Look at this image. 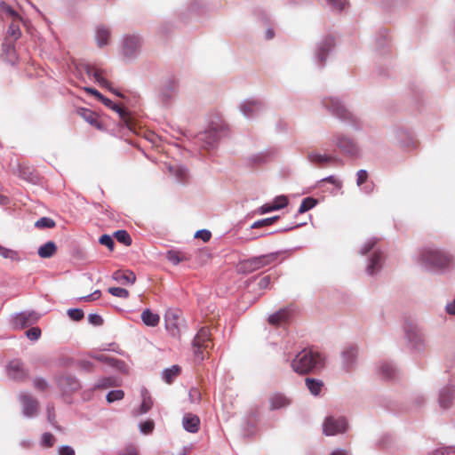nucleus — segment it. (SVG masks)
<instances>
[{
  "label": "nucleus",
  "mask_w": 455,
  "mask_h": 455,
  "mask_svg": "<svg viewBox=\"0 0 455 455\" xmlns=\"http://www.w3.org/2000/svg\"><path fill=\"white\" fill-rule=\"evenodd\" d=\"M113 279L121 284H132L136 280V276L132 271L117 270L114 272Z\"/></svg>",
  "instance_id": "nucleus-16"
},
{
  "label": "nucleus",
  "mask_w": 455,
  "mask_h": 455,
  "mask_svg": "<svg viewBox=\"0 0 455 455\" xmlns=\"http://www.w3.org/2000/svg\"><path fill=\"white\" fill-rule=\"evenodd\" d=\"M278 253H269L259 257H253L239 262L237 270L241 273H251L271 264L277 259Z\"/></svg>",
  "instance_id": "nucleus-3"
},
{
  "label": "nucleus",
  "mask_w": 455,
  "mask_h": 455,
  "mask_svg": "<svg viewBox=\"0 0 455 455\" xmlns=\"http://www.w3.org/2000/svg\"><path fill=\"white\" fill-rule=\"evenodd\" d=\"M116 380L115 378L108 377L100 379L95 385V388H108L110 387L116 386Z\"/></svg>",
  "instance_id": "nucleus-33"
},
{
  "label": "nucleus",
  "mask_w": 455,
  "mask_h": 455,
  "mask_svg": "<svg viewBox=\"0 0 455 455\" xmlns=\"http://www.w3.org/2000/svg\"><path fill=\"white\" fill-rule=\"evenodd\" d=\"M141 40L138 36H128L124 38L123 52L125 57H132L140 48Z\"/></svg>",
  "instance_id": "nucleus-9"
},
{
  "label": "nucleus",
  "mask_w": 455,
  "mask_h": 455,
  "mask_svg": "<svg viewBox=\"0 0 455 455\" xmlns=\"http://www.w3.org/2000/svg\"><path fill=\"white\" fill-rule=\"evenodd\" d=\"M154 426L155 424L153 420H146L140 424V430L142 433L148 435L153 431Z\"/></svg>",
  "instance_id": "nucleus-50"
},
{
  "label": "nucleus",
  "mask_w": 455,
  "mask_h": 455,
  "mask_svg": "<svg viewBox=\"0 0 455 455\" xmlns=\"http://www.w3.org/2000/svg\"><path fill=\"white\" fill-rule=\"evenodd\" d=\"M337 147L344 153L349 156H356L358 154V147L356 143L350 138L346 136H339L337 138Z\"/></svg>",
  "instance_id": "nucleus-10"
},
{
  "label": "nucleus",
  "mask_w": 455,
  "mask_h": 455,
  "mask_svg": "<svg viewBox=\"0 0 455 455\" xmlns=\"http://www.w3.org/2000/svg\"><path fill=\"white\" fill-rule=\"evenodd\" d=\"M381 259H382L381 253L375 251L373 253V255L371 259V262L367 267V271L370 275H372L376 269L380 267Z\"/></svg>",
  "instance_id": "nucleus-27"
},
{
  "label": "nucleus",
  "mask_w": 455,
  "mask_h": 455,
  "mask_svg": "<svg viewBox=\"0 0 455 455\" xmlns=\"http://www.w3.org/2000/svg\"><path fill=\"white\" fill-rule=\"evenodd\" d=\"M454 398V390L450 387H445L441 390L439 395V403L443 408H449Z\"/></svg>",
  "instance_id": "nucleus-20"
},
{
  "label": "nucleus",
  "mask_w": 455,
  "mask_h": 455,
  "mask_svg": "<svg viewBox=\"0 0 455 455\" xmlns=\"http://www.w3.org/2000/svg\"><path fill=\"white\" fill-rule=\"evenodd\" d=\"M380 372L385 379H392L395 375V368L389 363H383L380 366Z\"/></svg>",
  "instance_id": "nucleus-34"
},
{
  "label": "nucleus",
  "mask_w": 455,
  "mask_h": 455,
  "mask_svg": "<svg viewBox=\"0 0 455 455\" xmlns=\"http://www.w3.org/2000/svg\"><path fill=\"white\" fill-rule=\"evenodd\" d=\"M270 409L277 410L290 404V400L282 394H275L269 399Z\"/></svg>",
  "instance_id": "nucleus-19"
},
{
  "label": "nucleus",
  "mask_w": 455,
  "mask_h": 455,
  "mask_svg": "<svg viewBox=\"0 0 455 455\" xmlns=\"http://www.w3.org/2000/svg\"><path fill=\"white\" fill-rule=\"evenodd\" d=\"M241 109L245 116H250L254 110L259 109V103L248 100L241 106Z\"/></svg>",
  "instance_id": "nucleus-31"
},
{
  "label": "nucleus",
  "mask_w": 455,
  "mask_h": 455,
  "mask_svg": "<svg viewBox=\"0 0 455 455\" xmlns=\"http://www.w3.org/2000/svg\"><path fill=\"white\" fill-rule=\"evenodd\" d=\"M0 255L3 258L13 259L17 257V252L13 250L7 249L0 245Z\"/></svg>",
  "instance_id": "nucleus-48"
},
{
  "label": "nucleus",
  "mask_w": 455,
  "mask_h": 455,
  "mask_svg": "<svg viewBox=\"0 0 455 455\" xmlns=\"http://www.w3.org/2000/svg\"><path fill=\"white\" fill-rule=\"evenodd\" d=\"M347 428V421L344 417H327L323 425V432L326 435L344 433Z\"/></svg>",
  "instance_id": "nucleus-5"
},
{
  "label": "nucleus",
  "mask_w": 455,
  "mask_h": 455,
  "mask_svg": "<svg viewBox=\"0 0 455 455\" xmlns=\"http://www.w3.org/2000/svg\"><path fill=\"white\" fill-rule=\"evenodd\" d=\"M368 172L365 170H359L356 172V185L361 187L368 180Z\"/></svg>",
  "instance_id": "nucleus-46"
},
{
  "label": "nucleus",
  "mask_w": 455,
  "mask_h": 455,
  "mask_svg": "<svg viewBox=\"0 0 455 455\" xmlns=\"http://www.w3.org/2000/svg\"><path fill=\"white\" fill-rule=\"evenodd\" d=\"M308 159L310 160V162L322 166V165L325 164L326 163L330 162L332 158L330 156H327L325 155H321V154H317V153H310L308 155Z\"/></svg>",
  "instance_id": "nucleus-30"
},
{
  "label": "nucleus",
  "mask_w": 455,
  "mask_h": 455,
  "mask_svg": "<svg viewBox=\"0 0 455 455\" xmlns=\"http://www.w3.org/2000/svg\"><path fill=\"white\" fill-rule=\"evenodd\" d=\"M108 292L118 298H127L129 296V291L120 287H110L108 288Z\"/></svg>",
  "instance_id": "nucleus-40"
},
{
  "label": "nucleus",
  "mask_w": 455,
  "mask_h": 455,
  "mask_svg": "<svg viewBox=\"0 0 455 455\" xmlns=\"http://www.w3.org/2000/svg\"><path fill=\"white\" fill-rule=\"evenodd\" d=\"M78 114L91 125L96 127L100 130L102 128L100 122L99 121L98 116L96 113L92 112L90 109L81 108L78 111Z\"/></svg>",
  "instance_id": "nucleus-17"
},
{
  "label": "nucleus",
  "mask_w": 455,
  "mask_h": 455,
  "mask_svg": "<svg viewBox=\"0 0 455 455\" xmlns=\"http://www.w3.org/2000/svg\"><path fill=\"white\" fill-rule=\"evenodd\" d=\"M335 10H343L347 4V0H327Z\"/></svg>",
  "instance_id": "nucleus-52"
},
{
  "label": "nucleus",
  "mask_w": 455,
  "mask_h": 455,
  "mask_svg": "<svg viewBox=\"0 0 455 455\" xmlns=\"http://www.w3.org/2000/svg\"><path fill=\"white\" fill-rule=\"evenodd\" d=\"M168 259L174 262L175 264H178L183 259V257L180 256V253L178 251H169L168 252Z\"/></svg>",
  "instance_id": "nucleus-56"
},
{
  "label": "nucleus",
  "mask_w": 455,
  "mask_h": 455,
  "mask_svg": "<svg viewBox=\"0 0 455 455\" xmlns=\"http://www.w3.org/2000/svg\"><path fill=\"white\" fill-rule=\"evenodd\" d=\"M55 438L51 433H44L42 436V443L45 447H52L54 444Z\"/></svg>",
  "instance_id": "nucleus-49"
},
{
  "label": "nucleus",
  "mask_w": 455,
  "mask_h": 455,
  "mask_svg": "<svg viewBox=\"0 0 455 455\" xmlns=\"http://www.w3.org/2000/svg\"><path fill=\"white\" fill-rule=\"evenodd\" d=\"M92 357L97 361L108 363V364H113V362L115 361L113 358H108V356L102 354L95 355Z\"/></svg>",
  "instance_id": "nucleus-58"
},
{
  "label": "nucleus",
  "mask_w": 455,
  "mask_h": 455,
  "mask_svg": "<svg viewBox=\"0 0 455 455\" xmlns=\"http://www.w3.org/2000/svg\"><path fill=\"white\" fill-rule=\"evenodd\" d=\"M274 207L276 210L284 208L288 204V198L285 196H277L273 202Z\"/></svg>",
  "instance_id": "nucleus-45"
},
{
  "label": "nucleus",
  "mask_w": 455,
  "mask_h": 455,
  "mask_svg": "<svg viewBox=\"0 0 455 455\" xmlns=\"http://www.w3.org/2000/svg\"><path fill=\"white\" fill-rule=\"evenodd\" d=\"M26 336L30 340H37L41 336V330L38 327H32L26 331Z\"/></svg>",
  "instance_id": "nucleus-43"
},
{
  "label": "nucleus",
  "mask_w": 455,
  "mask_h": 455,
  "mask_svg": "<svg viewBox=\"0 0 455 455\" xmlns=\"http://www.w3.org/2000/svg\"><path fill=\"white\" fill-rule=\"evenodd\" d=\"M327 107L331 112L341 119H348L350 117L349 112L337 99H331L328 102H325Z\"/></svg>",
  "instance_id": "nucleus-11"
},
{
  "label": "nucleus",
  "mask_w": 455,
  "mask_h": 455,
  "mask_svg": "<svg viewBox=\"0 0 455 455\" xmlns=\"http://www.w3.org/2000/svg\"><path fill=\"white\" fill-rule=\"evenodd\" d=\"M322 358L318 353L304 349L291 362V368L299 374H307L321 365Z\"/></svg>",
  "instance_id": "nucleus-1"
},
{
  "label": "nucleus",
  "mask_w": 455,
  "mask_h": 455,
  "mask_svg": "<svg viewBox=\"0 0 455 455\" xmlns=\"http://www.w3.org/2000/svg\"><path fill=\"white\" fill-rule=\"evenodd\" d=\"M6 374L14 381L23 382L28 379L29 371L20 359L15 358L6 365Z\"/></svg>",
  "instance_id": "nucleus-4"
},
{
  "label": "nucleus",
  "mask_w": 455,
  "mask_h": 455,
  "mask_svg": "<svg viewBox=\"0 0 455 455\" xmlns=\"http://www.w3.org/2000/svg\"><path fill=\"white\" fill-rule=\"evenodd\" d=\"M55 221L52 219L47 217L39 219L35 224V226L38 228H52L55 227Z\"/></svg>",
  "instance_id": "nucleus-35"
},
{
  "label": "nucleus",
  "mask_w": 455,
  "mask_h": 455,
  "mask_svg": "<svg viewBox=\"0 0 455 455\" xmlns=\"http://www.w3.org/2000/svg\"><path fill=\"white\" fill-rule=\"evenodd\" d=\"M211 332L208 327H202L199 331L196 333L193 345L195 347V354L197 356H201V359L204 358L203 353L204 350L207 349L211 345Z\"/></svg>",
  "instance_id": "nucleus-6"
},
{
  "label": "nucleus",
  "mask_w": 455,
  "mask_h": 455,
  "mask_svg": "<svg viewBox=\"0 0 455 455\" xmlns=\"http://www.w3.org/2000/svg\"><path fill=\"white\" fill-rule=\"evenodd\" d=\"M47 411H48V419H49L50 422L52 424H53V421L55 420V415H54V411H53V407H50L48 405Z\"/></svg>",
  "instance_id": "nucleus-62"
},
{
  "label": "nucleus",
  "mask_w": 455,
  "mask_h": 455,
  "mask_svg": "<svg viewBox=\"0 0 455 455\" xmlns=\"http://www.w3.org/2000/svg\"><path fill=\"white\" fill-rule=\"evenodd\" d=\"M1 11L3 13L11 17L12 20H20V17L18 14V12L15 10H13L11 6L5 4H3L1 5Z\"/></svg>",
  "instance_id": "nucleus-39"
},
{
  "label": "nucleus",
  "mask_w": 455,
  "mask_h": 455,
  "mask_svg": "<svg viewBox=\"0 0 455 455\" xmlns=\"http://www.w3.org/2000/svg\"><path fill=\"white\" fill-rule=\"evenodd\" d=\"M211 232L205 229L199 230L195 235V237L201 238L204 242H208L211 239Z\"/></svg>",
  "instance_id": "nucleus-53"
},
{
  "label": "nucleus",
  "mask_w": 455,
  "mask_h": 455,
  "mask_svg": "<svg viewBox=\"0 0 455 455\" xmlns=\"http://www.w3.org/2000/svg\"><path fill=\"white\" fill-rule=\"evenodd\" d=\"M291 315V310L290 308H282L275 314L269 315L268 323L271 325L279 326L288 322Z\"/></svg>",
  "instance_id": "nucleus-12"
},
{
  "label": "nucleus",
  "mask_w": 455,
  "mask_h": 455,
  "mask_svg": "<svg viewBox=\"0 0 455 455\" xmlns=\"http://www.w3.org/2000/svg\"><path fill=\"white\" fill-rule=\"evenodd\" d=\"M40 318L39 314L35 311L21 312L13 317V326L18 329H24L36 323Z\"/></svg>",
  "instance_id": "nucleus-8"
},
{
  "label": "nucleus",
  "mask_w": 455,
  "mask_h": 455,
  "mask_svg": "<svg viewBox=\"0 0 455 455\" xmlns=\"http://www.w3.org/2000/svg\"><path fill=\"white\" fill-rule=\"evenodd\" d=\"M85 91L88 92L89 93L94 95L99 100L100 98H102V94L100 92H99L97 90L93 89V88H85Z\"/></svg>",
  "instance_id": "nucleus-63"
},
{
  "label": "nucleus",
  "mask_w": 455,
  "mask_h": 455,
  "mask_svg": "<svg viewBox=\"0 0 455 455\" xmlns=\"http://www.w3.org/2000/svg\"><path fill=\"white\" fill-rule=\"evenodd\" d=\"M278 219H279L278 216H274L271 218H266V219H263L260 220H257L251 226V228H260L263 227L270 226V225L274 224Z\"/></svg>",
  "instance_id": "nucleus-32"
},
{
  "label": "nucleus",
  "mask_w": 455,
  "mask_h": 455,
  "mask_svg": "<svg viewBox=\"0 0 455 455\" xmlns=\"http://www.w3.org/2000/svg\"><path fill=\"white\" fill-rule=\"evenodd\" d=\"M317 204V201L313 197H306L302 200L300 206L299 208V213H304L312 208H314Z\"/></svg>",
  "instance_id": "nucleus-29"
},
{
  "label": "nucleus",
  "mask_w": 455,
  "mask_h": 455,
  "mask_svg": "<svg viewBox=\"0 0 455 455\" xmlns=\"http://www.w3.org/2000/svg\"><path fill=\"white\" fill-rule=\"evenodd\" d=\"M18 20H12L8 28V34L14 39L19 38L20 36V29L19 24L16 23Z\"/></svg>",
  "instance_id": "nucleus-38"
},
{
  "label": "nucleus",
  "mask_w": 455,
  "mask_h": 455,
  "mask_svg": "<svg viewBox=\"0 0 455 455\" xmlns=\"http://www.w3.org/2000/svg\"><path fill=\"white\" fill-rule=\"evenodd\" d=\"M19 398L22 404L23 413L27 417L37 415L39 409V402L37 399L28 393H20Z\"/></svg>",
  "instance_id": "nucleus-7"
},
{
  "label": "nucleus",
  "mask_w": 455,
  "mask_h": 455,
  "mask_svg": "<svg viewBox=\"0 0 455 455\" xmlns=\"http://www.w3.org/2000/svg\"><path fill=\"white\" fill-rule=\"evenodd\" d=\"M189 397L192 403L199 402L201 399V393L199 389L194 387L189 390Z\"/></svg>",
  "instance_id": "nucleus-55"
},
{
  "label": "nucleus",
  "mask_w": 455,
  "mask_h": 455,
  "mask_svg": "<svg viewBox=\"0 0 455 455\" xmlns=\"http://www.w3.org/2000/svg\"><path fill=\"white\" fill-rule=\"evenodd\" d=\"M446 310L450 315H455V299L452 303L447 305Z\"/></svg>",
  "instance_id": "nucleus-64"
},
{
  "label": "nucleus",
  "mask_w": 455,
  "mask_h": 455,
  "mask_svg": "<svg viewBox=\"0 0 455 455\" xmlns=\"http://www.w3.org/2000/svg\"><path fill=\"white\" fill-rule=\"evenodd\" d=\"M141 320L147 326L156 327L160 322V316L147 308L141 313Z\"/></svg>",
  "instance_id": "nucleus-18"
},
{
  "label": "nucleus",
  "mask_w": 455,
  "mask_h": 455,
  "mask_svg": "<svg viewBox=\"0 0 455 455\" xmlns=\"http://www.w3.org/2000/svg\"><path fill=\"white\" fill-rule=\"evenodd\" d=\"M185 430L190 433H197L200 426V419L197 415L186 413L182 419Z\"/></svg>",
  "instance_id": "nucleus-13"
},
{
  "label": "nucleus",
  "mask_w": 455,
  "mask_h": 455,
  "mask_svg": "<svg viewBox=\"0 0 455 455\" xmlns=\"http://www.w3.org/2000/svg\"><path fill=\"white\" fill-rule=\"evenodd\" d=\"M100 243L107 246L111 251L114 249V240L109 235H103L100 237Z\"/></svg>",
  "instance_id": "nucleus-47"
},
{
  "label": "nucleus",
  "mask_w": 455,
  "mask_h": 455,
  "mask_svg": "<svg viewBox=\"0 0 455 455\" xmlns=\"http://www.w3.org/2000/svg\"><path fill=\"white\" fill-rule=\"evenodd\" d=\"M59 455H75V451L69 446H62L59 449Z\"/></svg>",
  "instance_id": "nucleus-59"
},
{
  "label": "nucleus",
  "mask_w": 455,
  "mask_h": 455,
  "mask_svg": "<svg viewBox=\"0 0 455 455\" xmlns=\"http://www.w3.org/2000/svg\"><path fill=\"white\" fill-rule=\"evenodd\" d=\"M114 237L121 243L129 246L132 244V237L126 230H117L114 233Z\"/></svg>",
  "instance_id": "nucleus-28"
},
{
  "label": "nucleus",
  "mask_w": 455,
  "mask_h": 455,
  "mask_svg": "<svg viewBox=\"0 0 455 455\" xmlns=\"http://www.w3.org/2000/svg\"><path fill=\"white\" fill-rule=\"evenodd\" d=\"M124 396V393L123 390H112L110 392L108 393L107 395V401L108 403H113V402H116V401H119V400H122Z\"/></svg>",
  "instance_id": "nucleus-37"
},
{
  "label": "nucleus",
  "mask_w": 455,
  "mask_h": 455,
  "mask_svg": "<svg viewBox=\"0 0 455 455\" xmlns=\"http://www.w3.org/2000/svg\"><path fill=\"white\" fill-rule=\"evenodd\" d=\"M89 321L91 323H92L94 325H101L103 323V320L100 317V315H96V314H91L89 315Z\"/></svg>",
  "instance_id": "nucleus-57"
},
{
  "label": "nucleus",
  "mask_w": 455,
  "mask_h": 455,
  "mask_svg": "<svg viewBox=\"0 0 455 455\" xmlns=\"http://www.w3.org/2000/svg\"><path fill=\"white\" fill-rule=\"evenodd\" d=\"M152 405H153V401L151 400V398L144 397L141 406H140V412L146 413L147 411H148L151 409Z\"/></svg>",
  "instance_id": "nucleus-51"
},
{
  "label": "nucleus",
  "mask_w": 455,
  "mask_h": 455,
  "mask_svg": "<svg viewBox=\"0 0 455 455\" xmlns=\"http://www.w3.org/2000/svg\"><path fill=\"white\" fill-rule=\"evenodd\" d=\"M110 108L117 112L122 117H124L125 115L124 109L117 104L114 103Z\"/></svg>",
  "instance_id": "nucleus-61"
},
{
  "label": "nucleus",
  "mask_w": 455,
  "mask_h": 455,
  "mask_svg": "<svg viewBox=\"0 0 455 455\" xmlns=\"http://www.w3.org/2000/svg\"><path fill=\"white\" fill-rule=\"evenodd\" d=\"M66 384L70 386L71 391L76 390L79 387V383L76 381V379L70 376L64 377L60 379V385L62 387H64Z\"/></svg>",
  "instance_id": "nucleus-41"
},
{
  "label": "nucleus",
  "mask_w": 455,
  "mask_h": 455,
  "mask_svg": "<svg viewBox=\"0 0 455 455\" xmlns=\"http://www.w3.org/2000/svg\"><path fill=\"white\" fill-rule=\"evenodd\" d=\"M111 32L104 25H100L96 29V41L99 47H103L109 43Z\"/></svg>",
  "instance_id": "nucleus-15"
},
{
  "label": "nucleus",
  "mask_w": 455,
  "mask_h": 455,
  "mask_svg": "<svg viewBox=\"0 0 455 455\" xmlns=\"http://www.w3.org/2000/svg\"><path fill=\"white\" fill-rule=\"evenodd\" d=\"M357 350L355 347H348L342 352V356L347 367L349 369L356 357Z\"/></svg>",
  "instance_id": "nucleus-25"
},
{
  "label": "nucleus",
  "mask_w": 455,
  "mask_h": 455,
  "mask_svg": "<svg viewBox=\"0 0 455 455\" xmlns=\"http://www.w3.org/2000/svg\"><path fill=\"white\" fill-rule=\"evenodd\" d=\"M306 386L311 394L317 395L321 392L323 383L321 380L307 378Z\"/></svg>",
  "instance_id": "nucleus-24"
},
{
  "label": "nucleus",
  "mask_w": 455,
  "mask_h": 455,
  "mask_svg": "<svg viewBox=\"0 0 455 455\" xmlns=\"http://www.w3.org/2000/svg\"><path fill=\"white\" fill-rule=\"evenodd\" d=\"M57 251V246L54 242L49 241L39 247L38 255L43 259L52 257Z\"/></svg>",
  "instance_id": "nucleus-21"
},
{
  "label": "nucleus",
  "mask_w": 455,
  "mask_h": 455,
  "mask_svg": "<svg viewBox=\"0 0 455 455\" xmlns=\"http://www.w3.org/2000/svg\"><path fill=\"white\" fill-rule=\"evenodd\" d=\"M174 170V175L178 178L180 182H185L188 179V172L182 167L171 168L172 172Z\"/></svg>",
  "instance_id": "nucleus-42"
},
{
  "label": "nucleus",
  "mask_w": 455,
  "mask_h": 455,
  "mask_svg": "<svg viewBox=\"0 0 455 455\" xmlns=\"http://www.w3.org/2000/svg\"><path fill=\"white\" fill-rule=\"evenodd\" d=\"M332 46H333V42L331 39L325 40L320 46V48L317 52V59L321 64H323L324 62L325 57Z\"/></svg>",
  "instance_id": "nucleus-23"
},
{
  "label": "nucleus",
  "mask_w": 455,
  "mask_h": 455,
  "mask_svg": "<svg viewBox=\"0 0 455 455\" xmlns=\"http://www.w3.org/2000/svg\"><path fill=\"white\" fill-rule=\"evenodd\" d=\"M421 261L437 269H444L453 263V258L449 253L437 249H426L421 253Z\"/></svg>",
  "instance_id": "nucleus-2"
},
{
  "label": "nucleus",
  "mask_w": 455,
  "mask_h": 455,
  "mask_svg": "<svg viewBox=\"0 0 455 455\" xmlns=\"http://www.w3.org/2000/svg\"><path fill=\"white\" fill-rule=\"evenodd\" d=\"M180 367L178 365H172L171 368L165 369L163 371V379L168 384L172 383V381L180 375Z\"/></svg>",
  "instance_id": "nucleus-22"
},
{
  "label": "nucleus",
  "mask_w": 455,
  "mask_h": 455,
  "mask_svg": "<svg viewBox=\"0 0 455 455\" xmlns=\"http://www.w3.org/2000/svg\"><path fill=\"white\" fill-rule=\"evenodd\" d=\"M119 455H139V452L135 446L129 445V446L125 447L124 449H123L119 452Z\"/></svg>",
  "instance_id": "nucleus-54"
},
{
  "label": "nucleus",
  "mask_w": 455,
  "mask_h": 455,
  "mask_svg": "<svg viewBox=\"0 0 455 455\" xmlns=\"http://www.w3.org/2000/svg\"><path fill=\"white\" fill-rule=\"evenodd\" d=\"M68 315L74 321H80L84 318V312L79 308L68 309Z\"/></svg>",
  "instance_id": "nucleus-44"
},
{
  "label": "nucleus",
  "mask_w": 455,
  "mask_h": 455,
  "mask_svg": "<svg viewBox=\"0 0 455 455\" xmlns=\"http://www.w3.org/2000/svg\"><path fill=\"white\" fill-rule=\"evenodd\" d=\"M198 139L204 142V147H213L220 139L219 132L215 128H211L201 133Z\"/></svg>",
  "instance_id": "nucleus-14"
},
{
  "label": "nucleus",
  "mask_w": 455,
  "mask_h": 455,
  "mask_svg": "<svg viewBox=\"0 0 455 455\" xmlns=\"http://www.w3.org/2000/svg\"><path fill=\"white\" fill-rule=\"evenodd\" d=\"M273 207H274L273 204H266L259 208V212L267 213V212H270L272 211H276V209L273 208Z\"/></svg>",
  "instance_id": "nucleus-60"
},
{
  "label": "nucleus",
  "mask_w": 455,
  "mask_h": 455,
  "mask_svg": "<svg viewBox=\"0 0 455 455\" xmlns=\"http://www.w3.org/2000/svg\"><path fill=\"white\" fill-rule=\"evenodd\" d=\"M33 387L36 390L39 392H44L47 390L49 385L44 379L36 377L33 379Z\"/></svg>",
  "instance_id": "nucleus-36"
},
{
  "label": "nucleus",
  "mask_w": 455,
  "mask_h": 455,
  "mask_svg": "<svg viewBox=\"0 0 455 455\" xmlns=\"http://www.w3.org/2000/svg\"><path fill=\"white\" fill-rule=\"evenodd\" d=\"M92 76H94L95 80L103 87L105 88H108L109 90L112 91V89L110 88V83L104 78L103 75H102V71L100 69H94L93 72H92ZM113 92L120 96V97H123V95L116 91L113 90Z\"/></svg>",
  "instance_id": "nucleus-26"
}]
</instances>
